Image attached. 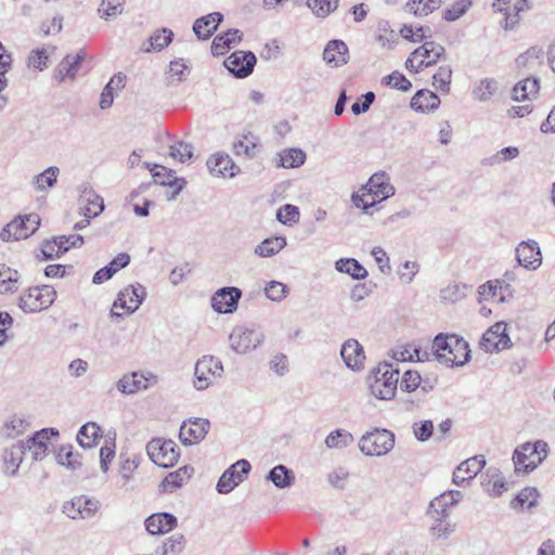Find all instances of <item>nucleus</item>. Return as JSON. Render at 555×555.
Listing matches in <instances>:
<instances>
[{
    "label": "nucleus",
    "instance_id": "21",
    "mask_svg": "<svg viewBox=\"0 0 555 555\" xmlns=\"http://www.w3.org/2000/svg\"><path fill=\"white\" fill-rule=\"evenodd\" d=\"M444 48L435 41H425L421 47L412 52L413 59H418L415 73H418L423 67H428L438 62L443 55Z\"/></svg>",
    "mask_w": 555,
    "mask_h": 555
},
{
    "label": "nucleus",
    "instance_id": "63",
    "mask_svg": "<svg viewBox=\"0 0 555 555\" xmlns=\"http://www.w3.org/2000/svg\"><path fill=\"white\" fill-rule=\"evenodd\" d=\"M184 538L182 534H173L169 537L160 547L157 548L158 555H170L179 553L183 548Z\"/></svg>",
    "mask_w": 555,
    "mask_h": 555
},
{
    "label": "nucleus",
    "instance_id": "58",
    "mask_svg": "<svg viewBox=\"0 0 555 555\" xmlns=\"http://www.w3.org/2000/svg\"><path fill=\"white\" fill-rule=\"evenodd\" d=\"M467 286L462 283H453L440 291V297L443 301L456 302L466 296Z\"/></svg>",
    "mask_w": 555,
    "mask_h": 555
},
{
    "label": "nucleus",
    "instance_id": "64",
    "mask_svg": "<svg viewBox=\"0 0 555 555\" xmlns=\"http://www.w3.org/2000/svg\"><path fill=\"white\" fill-rule=\"evenodd\" d=\"M421 374L417 371L408 370L403 373L400 389L405 392H416L421 384Z\"/></svg>",
    "mask_w": 555,
    "mask_h": 555
},
{
    "label": "nucleus",
    "instance_id": "47",
    "mask_svg": "<svg viewBox=\"0 0 555 555\" xmlns=\"http://www.w3.org/2000/svg\"><path fill=\"white\" fill-rule=\"evenodd\" d=\"M442 4L441 0H409L406 10L417 16H427Z\"/></svg>",
    "mask_w": 555,
    "mask_h": 555
},
{
    "label": "nucleus",
    "instance_id": "30",
    "mask_svg": "<svg viewBox=\"0 0 555 555\" xmlns=\"http://www.w3.org/2000/svg\"><path fill=\"white\" fill-rule=\"evenodd\" d=\"M25 452L26 448L23 443V440L13 443L11 447L4 450V465L7 472L11 476H15L17 474V470L24 460Z\"/></svg>",
    "mask_w": 555,
    "mask_h": 555
},
{
    "label": "nucleus",
    "instance_id": "29",
    "mask_svg": "<svg viewBox=\"0 0 555 555\" xmlns=\"http://www.w3.org/2000/svg\"><path fill=\"white\" fill-rule=\"evenodd\" d=\"M437 360L447 366H462L470 359L472 349H434Z\"/></svg>",
    "mask_w": 555,
    "mask_h": 555
},
{
    "label": "nucleus",
    "instance_id": "7",
    "mask_svg": "<svg viewBox=\"0 0 555 555\" xmlns=\"http://www.w3.org/2000/svg\"><path fill=\"white\" fill-rule=\"evenodd\" d=\"M250 470L251 466L247 460L236 461L220 476L216 490L221 494L230 493L247 478Z\"/></svg>",
    "mask_w": 555,
    "mask_h": 555
},
{
    "label": "nucleus",
    "instance_id": "9",
    "mask_svg": "<svg viewBox=\"0 0 555 555\" xmlns=\"http://www.w3.org/2000/svg\"><path fill=\"white\" fill-rule=\"evenodd\" d=\"M158 383V376L152 372H132L125 374L117 382V389L124 395L137 393L146 390Z\"/></svg>",
    "mask_w": 555,
    "mask_h": 555
},
{
    "label": "nucleus",
    "instance_id": "26",
    "mask_svg": "<svg viewBox=\"0 0 555 555\" xmlns=\"http://www.w3.org/2000/svg\"><path fill=\"white\" fill-rule=\"evenodd\" d=\"M506 323L498 322L492 325L486 333H483L480 347H507L511 343L509 336L506 333Z\"/></svg>",
    "mask_w": 555,
    "mask_h": 555
},
{
    "label": "nucleus",
    "instance_id": "54",
    "mask_svg": "<svg viewBox=\"0 0 555 555\" xmlns=\"http://www.w3.org/2000/svg\"><path fill=\"white\" fill-rule=\"evenodd\" d=\"M268 365L270 371L279 377H283L289 372V360L283 352H274L271 354Z\"/></svg>",
    "mask_w": 555,
    "mask_h": 555
},
{
    "label": "nucleus",
    "instance_id": "18",
    "mask_svg": "<svg viewBox=\"0 0 555 555\" xmlns=\"http://www.w3.org/2000/svg\"><path fill=\"white\" fill-rule=\"evenodd\" d=\"M485 465L486 460L483 455L474 456L462 462L453 472V482L459 487H466Z\"/></svg>",
    "mask_w": 555,
    "mask_h": 555
},
{
    "label": "nucleus",
    "instance_id": "38",
    "mask_svg": "<svg viewBox=\"0 0 555 555\" xmlns=\"http://www.w3.org/2000/svg\"><path fill=\"white\" fill-rule=\"evenodd\" d=\"M267 480H270L276 488L285 489L294 485L295 474L292 469L280 464L268 473Z\"/></svg>",
    "mask_w": 555,
    "mask_h": 555
},
{
    "label": "nucleus",
    "instance_id": "60",
    "mask_svg": "<svg viewBox=\"0 0 555 555\" xmlns=\"http://www.w3.org/2000/svg\"><path fill=\"white\" fill-rule=\"evenodd\" d=\"M433 347H469V344L456 334L440 333L434 338Z\"/></svg>",
    "mask_w": 555,
    "mask_h": 555
},
{
    "label": "nucleus",
    "instance_id": "1",
    "mask_svg": "<svg viewBox=\"0 0 555 555\" xmlns=\"http://www.w3.org/2000/svg\"><path fill=\"white\" fill-rule=\"evenodd\" d=\"M366 383L373 397L391 400L398 389L399 369L392 363L380 362L370 371Z\"/></svg>",
    "mask_w": 555,
    "mask_h": 555
},
{
    "label": "nucleus",
    "instance_id": "5",
    "mask_svg": "<svg viewBox=\"0 0 555 555\" xmlns=\"http://www.w3.org/2000/svg\"><path fill=\"white\" fill-rule=\"evenodd\" d=\"M395 435L387 429H375L362 436L359 448L367 456H382L392 450Z\"/></svg>",
    "mask_w": 555,
    "mask_h": 555
},
{
    "label": "nucleus",
    "instance_id": "17",
    "mask_svg": "<svg viewBox=\"0 0 555 555\" xmlns=\"http://www.w3.org/2000/svg\"><path fill=\"white\" fill-rule=\"evenodd\" d=\"M363 190L367 191V195L377 202H383L395 194V188L385 171L374 173L363 186Z\"/></svg>",
    "mask_w": 555,
    "mask_h": 555
},
{
    "label": "nucleus",
    "instance_id": "35",
    "mask_svg": "<svg viewBox=\"0 0 555 555\" xmlns=\"http://www.w3.org/2000/svg\"><path fill=\"white\" fill-rule=\"evenodd\" d=\"M56 462L70 470H77L82 466V456L74 450L72 444L60 447L56 453Z\"/></svg>",
    "mask_w": 555,
    "mask_h": 555
},
{
    "label": "nucleus",
    "instance_id": "46",
    "mask_svg": "<svg viewBox=\"0 0 555 555\" xmlns=\"http://www.w3.org/2000/svg\"><path fill=\"white\" fill-rule=\"evenodd\" d=\"M20 274L5 266L0 267V293H14L18 288Z\"/></svg>",
    "mask_w": 555,
    "mask_h": 555
},
{
    "label": "nucleus",
    "instance_id": "41",
    "mask_svg": "<svg viewBox=\"0 0 555 555\" xmlns=\"http://www.w3.org/2000/svg\"><path fill=\"white\" fill-rule=\"evenodd\" d=\"M335 269L349 274L354 280H363L367 276L366 269L353 258H340L335 262Z\"/></svg>",
    "mask_w": 555,
    "mask_h": 555
},
{
    "label": "nucleus",
    "instance_id": "2",
    "mask_svg": "<svg viewBox=\"0 0 555 555\" xmlns=\"http://www.w3.org/2000/svg\"><path fill=\"white\" fill-rule=\"evenodd\" d=\"M548 444L544 440L525 442L513 452V463L516 474H529L533 472L548 454Z\"/></svg>",
    "mask_w": 555,
    "mask_h": 555
},
{
    "label": "nucleus",
    "instance_id": "53",
    "mask_svg": "<svg viewBox=\"0 0 555 555\" xmlns=\"http://www.w3.org/2000/svg\"><path fill=\"white\" fill-rule=\"evenodd\" d=\"M68 250L67 245H63L62 241H59V237L53 238L52 241H46L40 249L42 255V260H50L54 257H60L62 254Z\"/></svg>",
    "mask_w": 555,
    "mask_h": 555
},
{
    "label": "nucleus",
    "instance_id": "14",
    "mask_svg": "<svg viewBox=\"0 0 555 555\" xmlns=\"http://www.w3.org/2000/svg\"><path fill=\"white\" fill-rule=\"evenodd\" d=\"M56 428H43L36 431L33 436L23 440L26 450L30 451L35 461H42L48 454V441L51 438L59 437Z\"/></svg>",
    "mask_w": 555,
    "mask_h": 555
},
{
    "label": "nucleus",
    "instance_id": "31",
    "mask_svg": "<svg viewBox=\"0 0 555 555\" xmlns=\"http://www.w3.org/2000/svg\"><path fill=\"white\" fill-rule=\"evenodd\" d=\"M440 105L439 96L427 89L417 91L411 100V107L416 112L428 113Z\"/></svg>",
    "mask_w": 555,
    "mask_h": 555
},
{
    "label": "nucleus",
    "instance_id": "25",
    "mask_svg": "<svg viewBox=\"0 0 555 555\" xmlns=\"http://www.w3.org/2000/svg\"><path fill=\"white\" fill-rule=\"evenodd\" d=\"M323 60L332 67H339L348 62V47L341 40H331L324 51Z\"/></svg>",
    "mask_w": 555,
    "mask_h": 555
},
{
    "label": "nucleus",
    "instance_id": "11",
    "mask_svg": "<svg viewBox=\"0 0 555 555\" xmlns=\"http://www.w3.org/2000/svg\"><path fill=\"white\" fill-rule=\"evenodd\" d=\"M223 372L221 362L211 356H204L196 362L194 387L197 390L206 389L210 384V376H220Z\"/></svg>",
    "mask_w": 555,
    "mask_h": 555
},
{
    "label": "nucleus",
    "instance_id": "4",
    "mask_svg": "<svg viewBox=\"0 0 555 555\" xmlns=\"http://www.w3.org/2000/svg\"><path fill=\"white\" fill-rule=\"evenodd\" d=\"M146 453L153 463L164 468L172 467L180 456L176 442L164 438H153L149 441Z\"/></svg>",
    "mask_w": 555,
    "mask_h": 555
},
{
    "label": "nucleus",
    "instance_id": "36",
    "mask_svg": "<svg viewBox=\"0 0 555 555\" xmlns=\"http://www.w3.org/2000/svg\"><path fill=\"white\" fill-rule=\"evenodd\" d=\"M499 89V82L494 78H483L476 81L472 89V95L479 102L490 101Z\"/></svg>",
    "mask_w": 555,
    "mask_h": 555
},
{
    "label": "nucleus",
    "instance_id": "20",
    "mask_svg": "<svg viewBox=\"0 0 555 555\" xmlns=\"http://www.w3.org/2000/svg\"><path fill=\"white\" fill-rule=\"evenodd\" d=\"M263 339L264 336L260 330L237 325L230 334V347H259Z\"/></svg>",
    "mask_w": 555,
    "mask_h": 555
},
{
    "label": "nucleus",
    "instance_id": "32",
    "mask_svg": "<svg viewBox=\"0 0 555 555\" xmlns=\"http://www.w3.org/2000/svg\"><path fill=\"white\" fill-rule=\"evenodd\" d=\"M540 90V83L535 77H527L518 81L512 90L514 101H527L534 98Z\"/></svg>",
    "mask_w": 555,
    "mask_h": 555
},
{
    "label": "nucleus",
    "instance_id": "42",
    "mask_svg": "<svg viewBox=\"0 0 555 555\" xmlns=\"http://www.w3.org/2000/svg\"><path fill=\"white\" fill-rule=\"evenodd\" d=\"M258 145V138L249 132L247 134H244L242 139L234 142L233 152L237 156L244 155L248 158H253L257 154Z\"/></svg>",
    "mask_w": 555,
    "mask_h": 555
},
{
    "label": "nucleus",
    "instance_id": "37",
    "mask_svg": "<svg viewBox=\"0 0 555 555\" xmlns=\"http://www.w3.org/2000/svg\"><path fill=\"white\" fill-rule=\"evenodd\" d=\"M193 468L189 466L180 467L179 469L169 473L163 480L160 487L164 492H173L180 488L186 480L190 479Z\"/></svg>",
    "mask_w": 555,
    "mask_h": 555
},
{
    "label": "nucleus",
    "instance_id": "52",
    "mask_svg": "<svg viewBox=\"0 0 555 555\" xmlns=\"http://www.w3.org/2000/svg\"><path fill=\"white\" fill-rule=\"evenodd\" d=\"M125 0H103L98 9L101 18L106 21L120 15L124 11Z\"/></svg>",
    "mask_w": 555,
    "mask_h": 555
},
{
    "label": "nucleus",
    "instance_id": "61",
    "mask_svg": "<svg viewBox=\"0 0 555 555\" xmlns=\"http://www.w3.org/2000/svg\"><path fill=\"white\" fill-rule=\"evenodd\" d=\"M307 5L319 17H325L338 5V0H307Z\"/></svg>",
    "mask_w": 555,
    "mask_h": 555
},
{
    "label": "nucleus",
    "instance_id": "55",
    "mask_svg": "<svg viewBox=\"0 0 555 555\" xmlns=\"http://www.w3.org/2000/svg\"><path fill=\"white\" fill-rule=\"evenodd\" d=\"M434 86L441 92L449 93L452 79V68L450 65L440 66L433 76Z\"/></svg>",
    "mask_w": 555,
    "mask_h": 555
},
{
    "label": "nucleus",
    "instance_id": "23",
    "mask_svg": "<svg viewBox=\"0 0 555 555\" xmlns=\"http://www.w3.org/2000/svg\"><path fill=\"white\" fill-rule=\"evenodd\" d=\"M222 21L223 15L220 12L209 13L194 22L193 31L198 39L207 40L214 35Z\"/></svg>",
    "mask_w": 555,
    "mask_h": 555
},
{
    "label": "nucleus",
    "instance_id": "24",
    "mask_svg": "<svg viewBox=\"0 0 555 555\" xmlns=\"http://www.w3.org/2000/svg\"><path fill=\"white\" fill-rule=\"evenodd\" d=\"M177 526V518L170 513H156L145 520V529L150 534H164Z\"/></svg>",
    "mask_w": 555,
    "mask_h": 555
},
{
    "label": "nucleus",
    "instance_id": "12",
    "mask_svg": "<svg viewBox=\"0 0 555 555\" xmlns=\"http://www.w3.org/2000/svg\"><path fill=\"white\" fill-rule=\"evenodd\" d=\"M242 291L235 286L219 288L211 297V307L218 313H233L237 310Z\"/></svg>",
    "mask_w": 555,
    "mask_h": 555
},
{
    "label": "nucleus",
    "instance_id": "28",
    "mask_svg": "<svg viewBox=\"0 0 555 555\" xmlns=\"http://www.w3.org/2000/svg\"><path fill=\"white\" fill-rule=\"evenodd\" d=\"M463 494L459 490H449L435 498L429 504L428 513H438V516H449L448 508L459 503Z\"/></svg>",
    "mask_w": 555,
    "mask_h": 555
},
{
    "label": "nucleus",
    "instance_id": "49",
    "mask_svg": "<svg viewBox=\"0 0 555 555\" xmlns=\"http://www.w3.org/2000/svg\"><path fill=\"white\" fill-rule=\"evenodd\" d=\"M60 169L56 166L47 168L44 171L34 178L33 183L35 189L42 192L49 188L54 186L57 181Z\"/></svg>",
    "mask_w": 555,
    "mask_h": 555
},
{
    "label": "nucleus",
    "instance_id": "33",
    "mask_svg": "<svg viewBox=\"0 0 555 555\" xmlns=\"http://www.w3.org/2000/svg\"><path fill=\"white\" fill-rule=\"evenodd\" d=\"M242 40V31L238 29H229L223 34L215 37L211 43V53L214 55H223L232 44L238 43Z\"/></svg>",
    "mask_w": 555,
    "mask_h": 555
},
{
    "label": "nucleus",
    "instance_id": "43",
    "mask_svg": "<svg viewBox=\"0 0 555 555\" xmlns=\"http://www.w3.org/2000/svg\"><path fill=\"white\" fill-rule=\"evenodd\" d=\"M278 166L283 168H298L306 160V154L300 149H286L278 154Z\"/></svg>",
    "mask_w": 555,
    "mask_h": 555
},
{
    "label": "nucleus",
    "instance_id": "39",
    "mask_svg": "<svg viewBox=\"0 0 555 555\" xmlns=\"http://www.w3.org/2000/svg\"><path fill=\"white\" fill-rule=\"evenodd\" d=\"M286 238L284 236H273L263 240L255 247L254 253L258 257L268 258L276 255L286 246Z\"/></svg>",
    "mask_w": 555,
    "mask_h": 555
},
{
    "label": "nucleus",
    "instance_id": "10",
    "mask_svg": "<svg viewBox=\"0 0 555 555\" xmlns=\"http://www.w3.org/2000/svg\"><path fill=\"white\" fill-rule=\"evenodd\" d=\"M100 502L87 495L75 496L63 504V513L72 519H87L95 515Z\"/></svg>",
    "mask_w": 555,
    "mask_h": 555
},
{
    "label": "nucleus",
    "instance_id": "44",
    "mask_svg": "<svg viewBox=\"0 0 555 555\" xmlns=\"http://www.w3.org/2000/svg\"><path fill=\"white\" fill-rule=\"evenodd\" d=\"M83 56L79 53L76 55H66L63 61L60 63L56 69V78L60 81H63L65 78L70 77L74 78L77 74L78 66L82 61Z\"/></svg>",
    "mask_w": 555,
    "mask_h": 555
},
{
    "label": "nucleus",
    "instance_id": "19",
    "mask_svg": "<svg viewBox=\"0 0 555 555\" xmlns=\"http://www.w3.org/2000/svg\"><path fill=\"white\" fill-rule=\"evenodd\" d=\"M80 192V214L87 218L99 216L104 209L103 198L89 184H82Z\"/></svg>",
    "mask_w": 555,
    "mask_h": 555
},
{
    "label": "nucleus",
    "instance_id": "62",
    "mask_svg": "<svg viewBox=\"0 0 555 555\" xmlns=\"http://www.w3.org/2000/svg\"><path fill=\"white\" fill-rule=\"evenodd\" d=\"M169 155L180 163L189 162L193 157V146L192 144L179 141L170 145Z\"/></svg>",
    "mask_w": 555,
    "mask_h": 555
},
{
    "label": "nucleus",
    "instance_id": "57",
    "mask_svg": "<svg viewBox=\"0 0 555 555\" xmlns=\"http://www.w3.org/2000/svg\"><path fill=\"white\" fill-rule=\"evenodd\" d=\"M154 181L160 185L172 186L178 183L175 171L166 168L165 166L154 165L151 169Z\"/></svg>",
    "mask_w": 555,
    "mask_h": 555
},
{
    "label": "nucleus",
    "instance_id": "50",
    "mask_svg": "<svg viewBox=\"0 0 555 555\" xmlns=\"http://www.w3.org/2000/svg\"><path fill=\"white\" fill-rule=\"evenodd\" d=\"M540 493L534 487L524 488L512 502L513 507L531 509L537 506Z\"/></svg>",
    "mask_w": 555,
    "mask_h": 555
},
{
    "label": "nucleus",
    "instance_id": "51",
    "mask_svg": "<svg viewBox=\"0 0 555 555\" xmlns=\"http://www.w3.org/2000/svg\"><path fill=\"white\" fill-rule=\"evenodd\" d=\"M435 520L431 525V533L437 538H448L455 531V525L447 520L449 516H438V513H428Z\"/></svg>",
    "mask_w": 555,
    "mask_h": 555
},
{
    "label": "nucleus",
    "instance_id": "8",
    "mask_svg": "<svg viewBox=\"0 0 555 555\" xmlns=\"http://www.w3.org/2000/svg\"><path fill=\"white\" fill-rule=\"evenodd\" d=\"M145 296L146 292L142 285L127 286L119 292L117 299L113 304L111 310L112 318H121V313L117 311L118 308L124 309L127 314L133 313L140 307Z\"/></svg>",
    "mask_w": 555,
    "mask_h": 555
},
{
    "label": "nucleus",
    "instance_id": "13",
    "mask_svg": "<svg viewBox=\"0 0 555 555\" xmlns=\"http://www.w3.org/2000/svg\"><path fill=\"white\" fill-rule=\"evenodd\" d=\"M257 59L250 51H235L224 61V66L237 78L249 76L256 65Z\"/></svg>",
    "mask_w": 555,
    "mask_h": 555
},
{
    "label": "nucleus",
    "instance_id": "27",
    "mask_svg": "<svg viewBox=\"0 0 555 555\" xmlns=\"http://www.w3.org/2000/svg\"><path fill=\"white\" fill-rule=\"evenodd\" d=\"M29 427L28 418L21 414H13L4 421L0 435L7 439H14L26 433Z\"/></svg>",
    "mask_w": 555,
    "mask_h": 555
},
{
    "label": "nucleus",
    "instance_id": "48",
    "mask_svg": "<svg viewBox=\"0 0 555 555\" xmlns=\"http://www.w3.org/2000/svg\"><path fill=\"white\" fill-rule=\"evenodd\" d=\"M340 356L350 370L361 371L364 369L366 360L364 349H340Z\"/></svg>",
    "mask_w": 555,
    "mask_h": 555
},
{
    "label": "nucleus",
    "instance_id": "6",
    "mask_svg": "<svg viewBox=\"0 0 555 555\" xmlns=\"http://www.w3.org/2000/svg\"><path fill=\"white\" fill-rule=\"evenodd\" d=\"M40 225V218L37 214L17 217L8 223L1 231L2 241L25 240L34 234Z\"/></svg>",
    "mask_w": 555,
    "mask_h": 555
},
{
    "label": "nucleus",
    "instance_id": "34",
    "mask_svg": "<svg viewBox=\"0 0 555 555\" xmlns=\"http://www.w3.org/2000/svg\"><path fill=\"white\" fill-rule=\"evenodd\" d=\"M101 437V427L94 422H89L82 425L78 430L77 442L85 449H91L98 443Z\"/></svg>",
    "mask_w": 555,
    "mask_h": 555
},
{
    "label": "nucleus",
    "instance_id": "15",
    "mask_svg": "<svg viewBox=\"0 0 555 555\" xmlns=\"http://www.w3.org/2000/svg\"><path fill=\"white\" fill-rule=\"evenodd\" d=\"M210 423L206 418H194L183 422L180 427L179 438L185 446L201 442L207 435Z\"/></svg>",
    "mask_w": 555,
    "mask_h": 555
},
{
    "label": "nucleus",
    "instance_id": "56",
    "mask_svg": "<svg viewBox=\"0 0 555 555\" xmlns=\"http://www.w3.org/2000/svg\"><path fill=\"white\" fill-rule=\"evenodd\" d=\"M472 0H456L443 12L447 22H454L462 17L472 7Z\"/></svg>",
    "mask_w": 555,
    "mask_h": 555
},
{
    "label": "nucleus",
    "instance_id": "3",
    "mask_svg": "<svg viewBox=\"0 0 555 555\" xmlns=\"http://www.w3.org/2000/svg\"><path fill=\"white\" fill-rule=\"evenodd\" d=\"M56 299V291L50 285L29 288L18 299V307L26 313L48 309Z\"/></svg>",
    "mask_w": 555,
    "mask_h": 555
},
{
    "label": "nucleus",
    "instance_id": "40",
    "mask_svg": "<svg viewBox=\"0 0 555 555\" xmlns=\"http://www.w3.org/2000/svg\"><path fill=\"white\" fill-rule=\"evenodd\" d=\"M126 77L118 73L114 75L107 85L104 87L101 98H100V107L101 109H107L112 106L114 102V90H119L125 87Z\"/></svg>",
    "mask_w": 555,
    "mask_h": 555
},
{
    "label": "nucleus",
    "instance_id": "22",
    "mask_svg": "<svg viewBox=\"0 0 555 555\" xmlns=\"http://www.w3.org/2000/svg\"><path fill=\"white\" fill-rule=\"evenodd\" d=\"M516 259L519 266L526 269L535 270L542 263L541 251L538 243L533 240L521 242L516 247Z\"/></svg>",
    "mask_w": 555,
    "mask_h": 555
},
{
    "label": "nucleus",
    "instance_id": "59",
    "mask_svg": "<svg viewBox=\"0 0 555 555\" xmlns=\"http://www.w3.org/2000/svg\"><path fill=\"white\" fill-rule=\"evenodd\" d=\"M172 39V30L168 28L158 29L150 37L151 49L162 51L171 43Z\"/></svg>",
    "mask_w": 555,
    "mask_h": 555
},
{
    "label": "nucleus",
    "instance_id": "45",
    "mask_svg": "<svg viewBox=\"0 0 555 555\" xmlns=\"http://www.w3.org/2000/svg\"><path fill=\"white\" fill-rule=\"evenodd\" d=\"M353 436L346 429L338 428L331 431L325 438V446L328 449H345L353 442Z\"/></svg>",
    "mask_w": 555,
    "mask_h": 555
},
{
    "label": "nucleus",
    "instance_id": "16",
    "mask_svg": "<svg viewBox=\"0 0 555 555\" xmlns=\"http://www.w3.org/2000/svg\"><path fill=\"white\" fill-rule=\"evenodd\" d=\"M207 168L210 175L223 178H233L240 171V167L223 152H217L207 159Z\"/></svg>",
    "mask_w": 555,
    "mask_h": 555
}]
</instances>
